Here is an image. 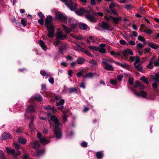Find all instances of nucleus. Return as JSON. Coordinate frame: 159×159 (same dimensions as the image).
<instances>
[{
	"label": "nucleus",
	"mask_w": 159,
	"mask_h": 159,
	"mask_svg": "<svg viewBox=\"0 0 159 159\" xmlns=\"http://www.w3.org/2000/svg\"><path fill=\"white\" fill-rule=\"evenodd\" d=\"M44 152L45 151L44 150H39L37 152L36 154L37 156H40L43 154Z\"/></svg>",
	"instance_id": "41"
},
{
	"label": "nucleus",
	"mask_w": 159,
	"mask_h": 159,
	"mask_svg": "<svg viewBox=\"0 0 159 159\" xmlns=\"http://www.w3.org/2000/svg\"><path fill=\"white\" fill-rule=\"evenodd\" d=\"M155 57H153L149 60V64L147 66V67L149 69H152L153 68V61Z\"/></svg>",
	"instance_id": "16"
},
{
	"label": "nucleus",
	"mask_w": 159,
	"mask_h": 159,
	"mask_svg": "<svg viewBox=\"0 0 159 159\" xmlns=\"http://www.w3.org/2000/svg\"><path fill=\"white\" fill-rule=\"evenodd\" d=\"M90 65L92 67L95 66L97 65V62L94 60H93L90 61L89 62Z\"/></svg>",
	"instance_id": "35"
},
{
	"label": "nucleus",
	"mask_w": 159,
	"mask_h": 159,
	"mask_svg": "<svg viewBox=\"0 0 159 159\" xmlns=\"http://www.w3.org/2000/svg\"><path fill=\"white\" fill-rule=\"evenodd\" d=\"M102 27L104 30H111L110 25L107 23L103 22L102 24Z\"/></svg>",
	"instance_id": "12"
},
{
	"label": "nucleus",
	"mask_w": 159,
	"mask_h": 159,
	"mask_svg": "<svg viewBox=\"0 0 159 159\" xmlns=\"http://www.w3.org/2000/svg\"><path fill=\"white\" fill-rule=\"evenodd\" d=\"M126 50L127 52H128V55L129 54L130 55H133V52L131 49H127Z\"/></svg>",
	"instance_id": "47"
},
{
	"label": "nucleus",
	"mask_w": 159,
	"mask_h": 159,
	"mask_svg": "<svg viewBox=\"0 0 159 159\" xmlns=\"http://www.w3.org/2000/svg\"><path fill=\"white\" fill-rule=\"evenodd\" d=\"M134 88L139 87L141 89H143L144 88V86L138 81L136 82L134 86Z\"/></svg>",
	"instance_id": "18"
},
{
	"label": "nucleus",
	"mask_w": 159,
	"mask_h": 159,
	"mask_svg": "<svg viewBox=\"0 0 159 159\" xmlns=\"http://www.w3.org/2000/svg\"><path fill=\"white\" fill-rule=\"evenodd\" d=\"M155 78V81L159 83V74H156Z\"/></svg>",
	"instance_id": "49"
},
{
	"label": "nucleus",
	"mask_w": 159,
	"mask_h": 159,
	"mask_svg": "<svg viewBox=\"0 0 159 159\" xmlns=\"http://www.w3.org/2000/svg\"><path fill=\"white\" fill-rule=\"evenodd\" d=\"M73 73V72L72 70H69L68 71V75L70 77L72 76Z\"/></svg>",
	"instance_id": "58"
},
{
	"label": "nucleus",
	"mask_w": 159,
	"mask_h": 159,
	"mask_svg": "<svg viewBox=\"0 0 159 159\" xmlns=\"http://www.w3.org/2000/svg\"><path fill=\"white\" fill-rule=\"evenodd\" d=\"M89 10H85L84 8H81L79 9L76 10L75 12L78 15L80 16H81L85 13H90L91 11H92V10L91 8H89Z\"/></svg>",
	"instance_id": "7"
},
{
	"label": "nucleus",
	"mask_w": 159,
	"mask_h": 159,
	"mask_svg": "<svg viewBox=\"0 0 159 159\" xmlns=\"http://www.w3.org/2000/svg\"><path fill=\"white\" fill-rule=\"evenodd\" d=\"M136 47L138 48L139 49H141L143 47V44L141 43H138L137 44Z\"/></svg>",
	"instance_id": "52"
},
{
	"label": "nucleus",
	"mask_w": 159,
	"mask_h": 159,
	"mask_svg": "<svg viewBox=\"0 0 159 159\" xmlns=\"http://www.w3.org/2000/svg\"><path fill=\"white\" fill-rule=\"evenodd\" d=\"M54 100L56 102V105L57 106L58 109L61 110V111L63 108V105L64 103V100L63 99H58L57 96H56L55 97Z\"/></svg>",
	"instance_id": "6"
},
{
	"label": "nucleus",
	"mask_w": 159,
	"mask_h": 159,
	"mask_svg": "<svg viewBox=\"0 0 159 159\" xmlns=\"http://www.w3.org/2000/svg\"><path fill=\"white\" fill-rule=\"evenodd\" d=\"M142 64L141 63H139L138 64H136V66L134 65V66L138 70L142 71H143V68L141 66Z\"/></svg>",
	"instance_id": "26"
},
{
	"label": "nucleus",
	"mask_w": 159,
	"mask_h": 159,
	"mask_svg": "<svg viewBox=\"0 0 159 159\" xmlns=\"http://www.w3.org/2000/svg\"><path fill=\"white\" fill-rule=\"evenodd\" d=\"M40 142L43 144H46L49 142V141L45 138H42L40 139Z\"/></svg>",
	"instance_id": "25"
},
{
	"label": "nucleus",
	"mask_w": 159,
	"mask_h": 159,
	"mask_svg": "<svg viewBox=\"0 0 159 159\" xmlns=\"http://www.w3.org/2000/svg\"><path fill=\"white\" fill-rule=\"evenodd\" d=\"M128 82L129 84L132 85L133 84V79L131 78H129L128 80Z\"/></svg>",
	"instance_id": "59"
},
{
	"label": "nucleus",
	"mask_w": 159,
	"mask_h": 159,
	"mask_svg": "<svg viewBox=\"0 0 159 159\" xmlns=\"http://www.w3.org/2000/svg\"><path fill=\"white\" fill-rule=\"evenodd\" d=\"M6 150L8 154L11 153L13 155L14 158H16V156L20 155L21 154L20 152L18 150L16 153H15V150L14 149H12L9 147L6 148Z\"/></svg>",
	"instance_id": "8"
},
{
	"label": "nucleus",
	"mask_w": 159,
	"mask_h": 159,
	"mask_svg": "<svg viewBox=\"0 0 159 159\" xmlns=\"http://www.w3.org/2000/svg\"><path fill=\"white\" fill-rule=\"evenodd\" d=\"M147 57H144L140 59V62H141V64H142L143 62L147 60Z\"/></svg>",
	"instance_id": "62"
},
{
	"label": "nucleus",
	"mask_w": 159,
	"mask_h": 159,
	"mask_svg": "<svg viewBox=\"0 0 159 159\" xmlns=\"http://www.w3.org/2000/svg\"><path fill=\"white\" fill-rule=\"evenodd\" d=\"M38 22L41 25H43V19L41 18L38 20Z\"/></svg>",
	"instance_id": "63"
},
{
	"label": "nucleus",
	"mask_w": 159,
	"mask_h": 159,
	"mask_svg": "<svg viewBox=\"0 0 159 159\" xmlns=\"http://www.w3.org/2000/svg\"><path fill=\"white\" fill-rule=\"evenodd\" d=\"M144 32L148 34H151L153 33V31L152 30L147 28L144 30Z\"/></svg>",
	"instance_id": "34"
},
{
	"label": "nucleus",
	"mask_w": 159,
	"mask_h": 159,
	"mask_svg": "<svg viewBox=\"0 0 159 159\" xmlns=\"http://www.w3.org/2000/svg\"><path fill=\"white\" fill-rule=\"evenodd\" d=\"M79 26L81 30H86L88 28L89 29L88 26L86 24L84 23L79 24Z\"/></svg>",
	"instance_id": "17"
},
{
	"label": "nucleus",
	"mask_w": 159,
	"mask_h": 159,
	"mask_svg": "<svg viewBox=\"0 0 159 159\" xmlns=\"http://www.w3.org/2000/svg\"><path fill=\"white\" fill-rule=\"evenodd\" d=\"M99 51L102 53H105L106 52V50L104 48H99Z\"/></svg>",
	"instance_id": "48"
},
{
	"label": "nucleus",
	"mask_w": 159,
	"mask_h": 159,
	"mask_svg": "<svg viewBox=\"0 0 159 159\" xmlns=\"http://www.w3.org/2000/svg\"><path fill=\"white\" fill-rule=\"evenodd\" d=\"M8 138L11 139L12 138V136L9 133H5L2 134L1 138L2 140H4Z\"/></svg>",
	"instance_id": "14"
},
{
	"label": "nucleus",
	"mask_w": 159,
	"mask_h": 159,
	"mask_svg": "<svg viewBox=\"0 0 159 159\" xmlns=\"http://www.w3.org/2000/svg\"><path fill=\"white\" fill-rule=\"evenodd\" d=\"M21 23L23 25L25 26L26 25L27 21L24 19H22L21 20Z\"/></svg>",
	"instance_id": "50"
},
{
	"label": "nucleus",
	"mask_w": 159,
	"mask_h": 159,
	"mask_svg": "<svg viewBox=\"0 0 159 159\" xmlns=\"http://www.w3.org/2000/svg\"><path fill=\"white\" fill-rule=\"evenodd\" d=\"M132 91L134 92L136 96H141L144 98H146L147 95L146 92L144 91H141L140 93L137 92L134 89H132Z\"/></svg>",
	"instance_id": "11"
},
{
	"label": "nucleus",
	"mask_w": 159,
	"mask_h": 159,
	"mask_svg": "<svg viewBox=\"0 0 159 159\" xmlns=\"http://www.w3.org/2000/svg\"><path fill=\"white\" fill-rule=\"evenodd\" d=\"M14 145L15 146V149H18L20 148V145L17 143H14Z\"/></svg>",
	"instance_id": "53"
},
{
	"label": "nucleus",
	"mask_w": 159,
	"mask_h": 159,
	"mask_svg": "<svg viewBox=\"0 0 159 159\" xmlns=\"http://www.w3.org/2000/svg\"><path fill=\"white\" fill-rule=\"evenodd\" d=\"M70 35L71 36L73 37L74 38H75L77 39H81V38H80L79 37L75 35L72 34H70Z\"/></svg>",
	"instance_id": "61"
},
{
	"label": "nucleus",
	"mask_w": 159,
	"mask_h": 159,
	"mask_svg": "<svg viewBox=\"0 0 159 159\" xmlns=\"http://www.w3.org/2000/svg\"><path fill=\"white\" fill-rule=\"evenodd\" d=\"M84 71L83 70L80 71V72H78L77 74V77L79 78H80L81 76H84L83 75V74L84 73Z\"/></svg>",
	"instance_id": "42"
},
{
	"label": "nucleus",
	"mask_w": 159,
	"mask_h": 159,
	"mask_svg": "<svg viewBox=\"0 0 159 159\" xmlns=\"http://www.w3.org/2000/svg\"><path fill=\"white\" fill-rule=\"evenodd\" d=\"M129 45L134 46L135 45V43L132 40H129L128 42Z\"/></svg>",
	"instance_id": "56"
},
{
	"label": "nucleus",
	"mask_w": 159,
	"mask_h": 159,
	"mask_svg": "<svg viewBox=\"0 0 159 159\" xmlns=\"http://www.w3.org/2000/svg\"><path fill=\"white\" fill-rule=\"evenodd\" d=\"M56 36L57 39L61 40L63 39L66 38V35L63 34L61 30L60 29H58Z\"/></svg>",
	"instance_id": "10"
},
{
	"label": "nucleus",
	"mask_w": 159,
	"mask_h": 159,
	"mask_svg": "<svg viewBox=\"0 0 159 159\" xmlns=\"http://www.w3.org/2000/svg\"><path fill=\"white\" fill-rule=\"evenodd\" d=\"M68 47V45L67 44H63L61 48L59 49V52L60 53H62L63 52V50H65Z\"/></svg>",
	"instance_id": "21"
},
{
	"label": "nucleus",
	"mask_w": 159,
	"mask_h": 159,
	"mask_svg": "<svg viewBox=\"0 0 159 159\" xmlns=\"http://www.w3.org/2000/svg\"><path fill=\"white\" fill-rule=\"evenodd\" d=\"M154 64L155 66H159V59H158L156 61H155Z\"/></svg>",
	"instance_id": "55"
},
{
	"label": "nucleus",
	"mask_w": 159,
	"mask_h": 159,
	"mask_svg": "<svg viewBox=\"0 0 159 159\" xmlns=\"http://www.w3.org/2000/svg\"><path fill=\"white\" fill-rule=\"evenodd\" d=\"M56 18L60 21H62L64 22L66 21V20H68L66 18V17L63 16L61 13L59 12H56L55 13Z\"/></svg>",
	"instance_id": "9"
},
{
	"label": "nucleus",
	"mask_w": 159,
	"mask_h": 159,
	"mask_svg": "<svg viewBox=\"0 0 159 159\" xmlns=\"http://www.w3.org/2000/svg\"><path fill=\"white\" fill-rule=\"evenodd\" d=\"M110 83L111 84L115 85L117 83L116 80H110Z\"/></svg>",
	"instance_id": "57"
},
{
	"label": "nucleus",
	"mask_w": 159,
	"mask_h": 159,
	"mask_svg": "<svg viewBox=\"0 0 159 159\" xmlns=\"http://www.w3.org/2000/svg\"><path fill=\"white\" fill-rule=\"evenodd\" d=\"M38 43L39 45L44 50H46L47 49V46L44 43L42 40H39L38 41Z\"/></svg>",
	"instance_id": "20"
},
{
	"label": "nucleus",
	"mask_w": 159,
	"mask_h": 159,
	"mask_svg": "<svg viewBox=\"0 0 159 159\" xmlns=\"http://www.w3.org/2000/svg\"><path fill=\"white\" fill-rule=\"evenodd\" d=\"M44 108L47 111H49L52 112H55L57 111L53 107H51L49 105L44 106Z\"/></svg>",
	"instance_id": "15"
},
{
	"label": "nucleus",
	"mask_w": 159,
	"mask_h": 159,
	"mask_svg": "<svg viewBox=\"0 0 159 159\" xmlns=\"http://www.w3.org/2000/svg\"><path fill=\"white\" fill-rule=\"evenodd\" d=\"M119 55L120 56H123L125 58L127 57L128 56V52H127L126 49L120 52L119 54Z\"/></svg>",
	"instance_id": "19"
},
{
	"label": "nucleus",
	"mask_w": 159,
	"mask_h": 159,
	"mask_svg": "<svg viewBox=\"0 0 159 159\" xmlns=\"http://www.w3.org/2000/svg\"><path fill=\"white\" fill-rule=\"evenodd\" d=\"M85 61V59L83 57H79L77 59V63L79 64H83Z\"/></svg>",
	"instance_id": "31"
},
{
	"label": "nucleus",
	"mask_w": 159,
	"mask_h": 159,
	"mask_svg": "<svg viewBox=\"0 0 159 159\" xmlns=\"http://www.w3.org/2000/svg\"><path fill=\"white\" fill-rule=\"evenodd\" d=\"M135 62L134 63V65H136V64H138L139 63H141L140 62V59H139V57H136L135 59L134 60Z\"/></svg>",
	"instance_id": "36"
},
{
	"label": "nucleus",
	"mask_w": 159,
	"mask_h": 159,
	"mask_svg": "<svg viewBox=\"0 0 159 159\" xmlns=\"http://www.w3.org/2000/svg\"><path fill=\"white\" fill-rule=\"evenodd\" d=\"M33 122H30L29 123V128L31 132H34V128L33 127Z\"/></svg>",
	"instance_id": "39"
},
{
	"label": "nucleus",
	"mask_w": 159,
	"mask_h": 159,
	"mask_svg": "<svg viewBox=\"0 0 159 159\" xmlns=\"http://www.w3.org/2000/svg\"><path fill=\"white\" fill-rule=\"evenodd\" d=\"M102 64L105 70L110 71L114 70V68L112 66L109 64L106 60H103L102 62Z\"/></svg>",
	"instance_id": "5"
},
{
	"label": "nucleus",
	"mask_w": 159,
	"mask_h": 159,
	"mask_svg": "<svg viewBox=\"0 0 159 159\" xmlns=\"http://www.w3.org/2000/svg\"><path fill=\"white\" fill-rule=\"evenodd\" d=\"M34 98L35 100L39 101H42V97L39 94H36L34 95Z\"/></svg>",
	"instance_id": "32"
},
{
	"label": "nucleus",
	"mask_w": 159,
	"mask_h": 159,
	"mask_svg": "<svg viewBox=\"0 0 159 159\" xmlns=\"http://www.w3.org/2000/svg\"><path fill=\"white\" fill-rule=\"evenodd\" d=\"M31 146L34 148H37L40 146L39 143L37 141H35L31 143Z\"/></svg>",
	"instance_id": "22"
},
{
	"label": "nucleus",
	"mask_w": 159,
	"mask_h": 159,
	"mask_svg": "<svg viewBox=\"0 0 159 159\" xmlns=\"http://www.w3.org/2000/svg\"><path fill=\"white\" fill-rule=\"evenodd\" d=\"M120 43L121 45H125L127 44L125 41L123 39H121L120 40Z\"/></svg>",
	"instance_id": "54"
},
{
	"label": "nucleus",
	"mask_w": 159,
	"mask_h": 159,
	"mask_svg": "<svg viewBox=\"0 0 159 159\" xmlns=\"http://www.w3.org/2000/svg\"><path fill=\"white\" fill-rule=\"evenodd\" d=\"M40 74L42 75L46 76L48 77L50 76L49 74L47 73L45 71L43 70H41L40 71Z\"/></svg>",
	"instance_id": "38"
},
{
	"label": "nucleus",
	"mask_w": 159,
	"mask_h": 159,
	"mask_svg": "<svg viewBox=\"0 0 159 159\" xmlns=\"http://www.w3.org/2000/svg\"><path fill=\"white\" fill-rule=\"evenodd\" d=\"M88 48L90 50L92 51L93 52L98 51L99 50V47L96 46H89Z\"/></svg>",
	"instance_id": "28"
},
{
	"label": "nucleus",
	"mask_w": 159,
	"mask_h": 159,
	"mask_svg": "<svg viewBox=\"0 0 159 159\" xmlns=\"http://www.w3.org/2000/svg\"><path fill=\"white\" fill-rule=\"evenodd\" d=\"M0 157L1 159H5L3 152L0 150Z\"/></svg>",
	"instance_id": "46"
},
{
	"label": "nucleus",
	"mask_w": 159,
	"mask_h": 159,
	"mask_svg": "<svg viewBox=\"0 0 159 159\" xmlns=\"http://www.w3.org/2000/svg\"><path fill=\"white\" fill-rule=\"evenodd\" d=\"M66 24H69L68 25L71 27L70 28L67 27L64 25H62V27L65 31L67 33H69L72 31V30L76 28V24L74 23L71 18H69L68 20H66V21L64 22Z\"/></svg>",
	"instance_id": "3"
},
{
	"label": "nucleus",
	"mask_w": 159,
	"mask_h": 159,
	"mask_svg": "<svg viewBox=\"0 0 159 159\" xmlns=\"http://www.w3.org/2000/svg\"><path fill=\"white\" fill-rule=\"evenodd\" d=\"M34 106L32 105L28 106L27 108V111L30 113L34 112Z\"/></svg>",
	"instance_id": "29"
},
{
	"label": "nucleus",
	"mask_w": 159,
	"mask_h": 159,
	"mask_svg": "<svg viewBox=\"0 0 159 159\" xmlns=\"http://www.w3.org/2000/svg\"><path fill=\"white\" fill-rule=\"evenodd\" d=\"M95 75L94 73L89 72L86 74V75L83 76L84 78H91L93 77Z\"/></svg>",
	"instance_id": "23"
},
{
	"label": "nucleus",
	"mask_w": 159,
	"mask_h": 159,
	"mask_svg": "<svg viewBox=\"0 0 159 159\" xmlns=\"http://www.w3.org/2000/svg\"><path fill=\"white\" fill-rule=\"evenodd\" d=\"M122 18L120 17H113L112 20L115 24H117L121 20Z\"/></svg>",
	"instance_id": "30"
},
{
	"label": "nucleus",
	"mask_w": 159,
	"mask_h": 159,
	"mask_svg": "<svg viewBox=\"0 0 159 159\" xmlns=\"http://www.w3.org/2000/svg\"><path fill=\"white\" fill-rule=\"evenodd\" d=\"M148 46L154 49H157L159 47V46L153 43L148 42Z\"/></svg>",
	"instance_id": "13"
},
{
	"label": "nucleus",
	"mask_w": 159,
	"mask_h": 159,
	"mask_svg": "<svg viewBox=\"0 0 159 159\" xmlns=\"http://www.w3.org/2000/svg\"><path fill=\"white\" fill-rule=\"evenodd\" d=\"M67 6L71 11H74L76 9L77 5L75 3H73L71 0H60Z\"/></svg>",
	"instance_id": "4"
},
{
	"label": "nucleus",
	"mask_w": 159,
	"mask_h": 159,
	"mask_svg": "<svg viewBox=\"0 0 159 159\" xmlns=\"http://www.w3.org/2000/svg\"><path fill=\"white\" fill-rule=\"evenodd\" d=\"M80 86L83 89H84L85 88V84L83 82H82L80 84Z\"/></svg>",
	"instance_id": "64"
},
{
	"label": "nucleus",
	"mask_w": 159,
	"mask_h": 159,
	"mask_svg": "<svg viewBox=\"0 0 159 159\" xmlns=\"http://www.w3.org/2000/svg\"><path fill=\"white\" fill-rule=\"evenodd\" d=\"M49 82L52 84H53L54 83V79L53 77H50L48 79Z\"/></svg>",
	"instance_id": "45"
},
{
	"label": "nucleus",
	"mask_w": 159,
	"mask_h": 159,
	"mask_svg": "<svg viewBox=\"0 0 159 159\" xmlns=\"http://www.w3.org/2000/svg\"><path fill=\"white\" fill-rule=\"evenodd\" d=\"M113 17L111 16H110L109 17L107 16H105L104 17V18L105 20H107V21H109L111 20H112L113 19Z\"/></svg>",
	"instance_id": "44"
},
{
	"label": "nucleus",
	"mask_w": 159,
	"mask_h": 159,
	"mask_svg": "<svg viewBox=\"0 0 159 159\" xmlns=\"http://www.w3.org/2000/svg\"><path fill=\"white\" fill-rule=\"evenodd\" d=\"M96 155L98 159L102 158L103 156V153L101 152H97Z\"/></svg>",
	"instance_id": "33"
},
{
	"label": "nucleus",
	"mask_w": 159,
	"mask_h": 159,
	"mask_svg": "<svg viewBox=\"0 0 159 159\" xmlns=\"http://www.w3.org/2000/svg\"><path fill=\"white\" fill-rule=\"evenodd\" d=\"M18 140L19 143L23 144H25L27 142V140L25 138L21 137L18 138Z\"/></svg>",
	"instance_id": "24"
},
{
	"label": "nucleus",
	"mask_w": 159,
	"mask_h": 159,
	"mask_svg": "<svg viewBox=\"0 0 159 159\" xmlns=\"http://www.w3.org/2000/svg\"><path fill=\"white\" fill-rule=\"evenodd\" d=\"M69 93H72L76 91V89L75 88H70L69 89Z\"/></svg>",
	"instance_id": "51"
},
{
	"label": "nucleus",
	"mask_w": 159,
	"mask_h": 159,
	"mask_svg": "<svg viewBox=\"0 0 159 159\" xmlns=\"http://www.w3.org/2000/svg\"><path fill=\"white\" fill-rule=\"evenodd\" d=\"M48 128H44L43 129V133L44 134H46L48 133Z\"/></svg>",
	"instance_id": "60"
},
{
	"label": "nucleus",
	"mask_w": 159,
	"mask_h": 159,
	"mask_svg": "<svg viewBox=\"0 0 159 159\" xmlns=\"http://www.w3.org/2000/svg\"><path fill=\"white\" fill-rule=\"evenodd\" d=\"M45 22L48 31V36L49 37L52 38L54 36L55 30L52 23V16L50 15L47 16L45 19Z\"/></svg>",
	"instance_id": "2"
},
{
	"label": "nucleus",
	"mask_w": 159,
	"mask_h": 159,
	"mask_svg": "<svg viewBox=\"0 0 159 159\" xmlns=\"http://www.w3.org/2000/svg\"><path fill=\"white\" fill-rule=\"evenodd\" d=\"M138 39L140 41L142 42L144 44H145V39L143 37L139 35L138 37Z\"/></svg>",
	"instance_id": "37"
},
{
	"label": "nucleus",
	"mask_w": 159,
	"mask_h": 159,
	"mask_svg": "<svg viewBox=\"0 0 159 159\" xmlns=\"http://www.w3.org/2000/svg\"><path fill=\"white\" fill-rule=\"evenodd\" d=\"M62 112L63 113V116L62 120L64 122H65L67 120V116L64 111V110H62Z\"/></svg>",
	"instance_id": "43"
},
{
	"label": "nucleus",
	"mask_w": 159,
	"mask_h": 159,
	"mask_svg": "<svg viewBox=\"0 0 159 159\" xmlns=\"http://www.w3.org/2000/svg\"><path fill=\"white\" fill-rule=\"evenodd\" d=\"M141 80L143 81H144L145 83H146L147 84H149V82H148V80L147 79V78L144 76H143L141 78Z\"/></svg>",
	"instance_id": "40"
},
{
	"label": "nucleus",
	"mask_w": 159,
	"mask_h": 159,
	"mask_svg": "<svg viewBox=\"0 0 159 159\" xmlns=\"http://www.w3.org/2000/svg\"><path fill=\"white\" fill-rule=\"evenodd\" d=\"M49 121L50 127H52L54 133L57 137L59 139L60 138L62 135L60 128L61 125L59 122L57 118L54 116H52Z\"/></svg>",
	"instance_id": "1"
},
{
	"label": "nucleus",
	"mask_w": 159,
	"mask_h": 159,
	"mask_svg": "<svg viewBox=\"0 0 159 159\" xmlns=\"http://www.w3.org/2000/svg\"><path fill=\"white\" fill-rule=\"evenodd\" d=\"M85 16L87 20L90 21L94 22L95 20V18L92 16L87 15H86Z\"/></svg>",
	"instance_id": "27"
}]
</instances>
